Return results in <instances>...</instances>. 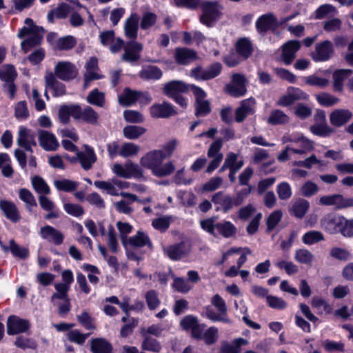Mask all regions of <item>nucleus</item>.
<instances>
[{
  "label": "nucleus",
  "instance_id": "obj_1",
  "mask_svg": "<svg viewBox=\"0 0 353 353\" xmlns=\"http://www.w3.org/2000/svg\"><path fill=\"white\" fill-rule=\"evenodd\" d=\"M59 119L61 123L67 124L72 117L76 120H81L84 123L97 125L99 120L98 113L90 106H85L82 109L79 104H63L58 111Z\"/></svg>",
  "mask_w": 353,
  "mask_h": 353
},
{
  "label": "nucleus",
  "instance_id": "obj_2",
  "mask_svg": "<svg viewBox=\"0 0 353 353\" xmlns=\"http://www.w3.org/2000/svg\"><path fill=\"white\" fill-rule=\"evenodd\" d=\"M200 226L203 230L214 237L230 239L234 236L237 232L236 227L231 221L223 220L215 223L214 217L201 220Z\"/></svg>",
  "mask_w": 353,
  "mask_h": 353
},
{
  "label": "nucleus",
  "instance_id": "obj_3",
  "mask_svg": "<svg viewBox=\"0 0 353 353\" xmlns=\"http://www.w3.org/2000/svg\"><path fill=\"white\" fill-rule=\"evenodd\" d=\"M201 8V14L199 17V21L208 28L213 27L222 16L219 1H203Z\"/></svg>",
  "mask_w": 353,
  "mask_h": 353
},
{
  "label": "nucleus",
  "instance_id": "obj_4",
  "mask_svg": "<svg viewBox=\"0 0 353 353\" xmlns=\"http://www.w3.org/2000/svg\"><path fill=\"white\" fill-rule=\"evenodd\" d=\"M344 216L334 212L327 213L321 219V228L330 234H341Z\"/></svg>",
  "mask_w": 353,
  "mask_h": 353
},
{
  "label": "nucleus",
  "instance_id": "obj_5",
  "mask_svg": "<svg viewBox=\"0 0 353 353\" xmlns=\"http://www.w3.org/2000/svg\"><path fill=\"white\" fill-rule=\"evenodd\" d=\"M222 70V65L219 62H214L206 69L201 66H196L191 70V75L196 80L207 81L218 77Z\"/></svg>",
  "mask_w": 353,
  "mask_h": 353
},
{
  "label": "nucleus",
  "instance_id": "obj_6",
  "mask_svg": "<svg viewBox=\"0 0 353 353\" xmlns=\"http://www.w3.org/2000/svg\"><path fill=\"white\" fill-rule=\"evenodd\" d=\"M246 79L243 74L236 73L232 77L231 83L225 87L226 92L231 97L239 98L245 94Z\"/></svg>",
  "mask_w": 353,
  "mask_h": 353
},
{
  "label": "nucleus",
  "instance_id": "obj_7",
  "mask_svg": "<svg viewBox=\"0 0 353 353\" xmlns=\"http://www.w3.org/2000/svg\"><path fill=\"white\" fill-rule=\"evenodd\" d=\"M7 334L14 336L25 333L30 328V321L27 319H21L17 315H10L7 319Z\"/></svg>",
  "mask_w": 353,
  "mask_h": 353
},
{
  "label": "nucleus",
  "instance_id": "obj_8",
  "mask_svg": "<svg viewBox=\"0 0 353 353\" xmlns=\"http://www.w3.org/2000/svg\"><path fill=\"white\" fill-rule=\"evenodd\" d=\"M166 158L165 153L162 150H154L147 152L141 157L140 163L145 168L153 170Z\"/></svg>",
  "mask_w": 353,
  "mask_h": 353
},
{
  "label": "nucleus",
  "instance_id": "obj_9",
  "mask_svg": "<svg viewBox=\"0 0 353 353\" xmlns=\"http://www.w3.org/2000/svg\"><path fill=\"white\" fill-rule=\"evenodd\" d=\"M334 47L332 42L325 40L315 46V52L312 53V58L315 62L328 61L334 53Z\"/></svg>",
  "mask_w": 353,
  "mask_h": 353
},
{
  "label": "nucleus",
  "instance_id": "obj_10",
  "mask_svg": "<svg viewBox=\"0 0 353 353\" xmlns=\"http://www.w3.org/2000/svg\"><path fill=\"white\" fill-rule=\"evenodd\" d=\"M301 43L298 40H290L281 46L280 61L286 65H290L296 57V53L300 50Z\"/></svg>",
  "mask_w": 353,
  "mask_h": 353
},
{
  "label": "nucleus",
  "instance_id": "obj_11",
  "mask_svg": "<svg viewBox=\"0 0 353 353\" xmlns=\"http://www.w3.org/2000/svg\"><path fill=\"white\" fill-rule=\"evenodd\" d=\"M55 77L63 81L74 79L77 74L75 65L68 61H59L54 68Z\"/></svg>",
  "mask_w": 353,
  "mask_h": 353
},
{
  "label": "nucleus",
  "instance_id": "obj_12",
  "mask_svg": "<svg viewBox=\"0 0 353 353\" xmlns=\"http://www.w3.org/2000/svg\"><path fill=\"white\" fill-rule=\"evenodd\" d=\"M151 117L154 119L169 118L177 114L172 104L163 101L162 103H154L150 108Z\"/></svg>",
  "mask_w": 353,
  "mask_h": 353
},
{
  "label": "nucleus",
  "instance_id": "obj_13",
  "mask_svg": "<svg viewBox=\"0 0 353 353\" xmlns=\"http://www.w3.org/2000/svg\"><path fill=\"white\" fill-rule=\"evenodd\" d=\"M114 172L119 176L124 179H130L132 176L140 177L142 176V171L137 165L132 163H126L125 167L122 165L116 163L113 168Z\"/></svg>",
  "mask_w": 353,
  "mask_h": 353
},
{
  "label": "nucleus",
  "instance_id": "obj_14",
  "mask_svg": "<svg viewBox=\"0 0 353 353\" xmlns=\"http://www.w3.org/2000/svg\"><path fill=\"white\" fill-rule=\"evenodd\" d=\"M45 82L46 89L52 90L53 97H62L66 94L65 84L57 81L52 72H49L45 76Z\"/></svg>",
  "mask_w": 353,
  "mask_h": 353
},
{
  "label": "nucleus",
  "instance_id": "obj_15",
  "mask_svg": "<svg viewBox=\"0 0 353 353\" xmlns=\"http://www.w3.org/2000/svg\"><path fill=\"white\" fill-rule=\"evenodd\" d=\"M188 92V85L183 81L172 80L166 83L163 88V93L169 98Z\"/></svg>",
  "mask_w": 353,
  "mask_h": 353
},
{
  "label": "nucleus",
  "instance_id": "obj_16",
  "mask_svg": "<svg viewBox=\"0 0 353 353\" xmlns=\"http://www.w3.org/2000/svg\"><path fill=\"white\" fill-rule=\"evenodd\" d=\"M143 50V46L140 43L132 41L126 43L124 47L123 59L126 62H135L140 59V52Z\"/></svg>",
  "mask_w": 353,
  "mask_h": 353
},
{
  "label": "nucleus",
  "instance_id": "obj_17",
  "mask_svg": "<svg viewBox=\"0 0 353 353\" xmlns=\"http://www.w3.org/2000/svg\"><path fill=\"white\" fill-rule=\"evenodd\" d=\"M40 234L43 239L56 245L62 244L64 240V235L61 232L48 225L41 228Z\"/></svg>",
  "mask_w": 353,
  "mask_h": 353
},
{
  "label": "nucleus",
  "instance_id": "obj_18",
  "mask_svg": "<svg viewBox=\"0 0 353 353\" xmlns=\"http://www.w3.org/2000/svg\"><path fill=\"white\" fill-rule=\"evenodd\" d=\"M0 210L3 212L4 216L12 223H17L21 219L19 211L15 205L11 201L1 199Z\"/></svg>",
  "mask_w": 353,
  "mask_h": 353
},
{
  "label": "nucleus",
  "instance_id": "obj_19",
  "mask_svg": "<svg viewBox=\"0 0 353 353\" xmlns=\"http://www.w3.org/2000/svg\"><path fill=\"white\" fill-rule=\"evenodd\" d=\"M39 141L40 145L46 151H54L59 145L54 134L46 130L39 131Z\"/></svg>",
  "mask_w": 353,
  "mask_h": 353
},
{
  "label": "nucleus",
  "instance_id": "obj_20",
  "mask_svg": "<svg viewBox=\"0 0 353 353\" xmlns=\"http://www.w3.org/2000/svg\"><path fill=\"white\" fill-rule=\"evenodd\" d=\"M197 58V53L193 49L176 48L174 53L175 61L179 65H188Z\"/></svg>",
  "mask_w": 353,
  "mask_h": 353
},
{
  "label": "nucleus",
  "instance_id": "obj_21",
  "mask_svg": "<svg viewBox=\"0 0 353 353\" xmlns=\"http://www.w3.org/2000/svg\"><path fill=\"white\" fill-rule=\"evenodd\" d=\"M352 117L349 110L336 109L330 114V123L335 127H341L347 123Z\"/></svg>",
  "mask_w": 353,
  "mask_h": 353
},
{
  "label": "nucleus",
  "instance_id": "obj_22",
  "mask_svg": "<svg viewBox=\"0 0 353 353\" xmlns=\"http://www.w3.org/2000/svg\"><path fill=\"white\" fill-rule=\"evenodd\" d=\"M235 50L239 57L248 59L253 52V45L248 38H240L235 43Z\"/></svg>",
  "mask_w": 353,
  "mask_h": 353
},
{
  "label": "nucleus",
  "instance_id": "obj_23",
  "mask_svg": "<svg viewBox=\"0 0 353 353\" xmlns=\"http://www.w3.org/2000/svg\"><path fill=\"white\" fill-rule=\"evenodd\" d=\"M141 91L134 90L127 87L124 88L123 94L119 97V101L123 106H131L141 98Z\"/></svg>",
  "mask_w": 353,
  "mask_h": 353
},
{
  "label": "nucleus",
  "instance_id": "obj_24",
  "mask_svg": "<svg viewBox=\"0 0 353 353\" xmlns=\"http://www.w3.org/2000/svg\"><path fill=\"white\" fill-rule=\"evenodd\" d=\"M212 201L215 204L221 205L223 212L227 213L233 206H235V198L230 195L223 196L222 192L215 193L212 197Z\"/></svg>",
  "mask_w": 353,
  "mask_h": 353
},
{
  "label": "nucleus",
  "instance_id": "obj_25",
  "mask_svg": "<svg viewBox=\"0 0 353 353\" xmlns=\"http://www.w3.org/2000/svg\"><path fill=\"white\" fill-rule=\"evenodd\" d=\"M90 350L92 353H112L113 347L104 338H94L91 341Z\"/></svg>",
  "mask_w": 353,
  "mask_h": 353
},
{
  "label": "nucleus",
  "instance_id": "obj_26",
  "mask_svg": "<svg viewBox=\"0 0 353 353\" xmlns=\"http://www.w3.org/2000/svg\"><path fill=\"white\" fill-rule=\"evenodd\" d=\"M185 243L181 241L179 243L170 245L164 249V252L168 257L174 261H179L182 256L185 254Z\"/></svg>",
  "mask_w": 353,
  "mask_h": 353
},
{
  "label": "nucleus",
  "instance_id": "obj_27",
  "mask_svg": "<svg viewBox=\"0 0 353 353\" xmlns=\"http://www.w3.org/2000/svg\"><path fill=\"white\" fill-rule=\"evenodd\" d=\"M77 155H78L79 158L78 161H79L81 167L85 170H89L91 169L92 165L97 161L96 154L92 148L87 150L86 152L78 151L77 152Z\"/></svg>",
  "mask_w": 353,
  "mask_h": 353
},
{
  "label": "nucleus",
  "instance_id": "obj_28",
  "mask_svg": "<svg viewBox=\"0 0 353 353\" xmlns=\"http://www.w3.org/2000/svg\"><path fill=\"white\" fill-rule=\"evenodd\" d=\"M352 73L350 69H338L333 74V88L336 92H341L343 90V81Z\"/></svg>",
  "mask_w": 353,
  "mask_h": 353
},
{
  "label": "nucleus",
  "instance_id": "obj_29",
  "mask_svg": "<svg viewBox=\"0 0 353 353\" xmlns=\"http://www.w3.org/2000/svg\"><path fill=\"white\" fill-rule=\"evenodd\" d=\"M251 99L254 101L252 98L243 100L241 102L240 106L235 110L234 119L236 122L241 123L246 119L248 115L253 114L254 113V110L250 107L248 103V101Z\"/></svg>",
  "mask_w": 353,
  "mask_h": 353
},
{
  "label": "nucleus",
  "instance_id": "obj_30",
  "mask_svg": "<svg viewBox=\"0 0 353 353\" xmlns=\"http://www.w3.org/2000/svg\"><path fill=\"white\" fill-rule=\"evenodd\" d=\"M276 17L271 13L263 14L256 21V28L260 33L266 32L276 23Z\"/></svg>",
  "mask_w": 353,
  "mask_h": 353
},
{
  "label": "nucleus",
  "instance_id": "obj_31",
  "mask_svg": "<svg viewBox=\"0 0 353 353\" xmlns=\"http://www.w3.org/2000/svg\"><path fill=\"white\" fill-rule=\"evenodd\" d=\"M162 76V70L156 65H148L139 72V77L145 81L159 80Z\"/></svg>",
  "mask_w": 353,
  "mask_h": 353
},
{
  "label": "nucleus",
  "instance_id": "obj_32",
  "mask_svg": "<svg viewBox=\"0 0 353 353\" xmlns=\"http://www.w3.org/2000/svg\"><path fill=\"white\" fill-rule=\"evenodd\" d=\"M128 243L135 248H143L145 245L148 248L152 247L149 236L142 231H138L136 235L130 237Z\"/></svg>",
  "mask_w": 353,
  "mask_h": 353
},
{
  "label": "nucleus",
  "instance_id": "obj_33",
  "mask_svg": "<svg viewBox=\"0 0 353 353\" xmlns=\"http://www.w3.org/2000/svg\"><path fill=\"white\" fill-rule=\"evenodd\" d=\"M143 340L141 343V349L143 351H149L158 353L162 347L159 341L147 334H142Z\"/></svg>",
  "mask_w": 353,
  "mask_h": 353
},
{
  "label": "nucleus",
  "instance_id": "obj_34",
  "mask_svg": "<svg viewBox=\"0 0 353 353\" xmlns=\"http://www.w3.org/2000/svg\"><path fill=\"white\" fill-rule=\"evenodd\" d=\"M290 122V117L281 110H274L270 112L268 123L272 125H285Z\"/></svg>",
  "mask_w": 353,
  "mask_h": 353
},
{
  "label": "nucleus",
  "instance_id": "obj_35",
  "mask_svg": "<svg viewBox=\"0 0 353 353\" xmlns=\"http://www.w3.org/2000/svg\"><path fill=\"white\" fill-rule=\"evenodd\" d=\"M138 21V18L136 14L131 15V17L126 20L125 23V34L128 38L135 39L137 37L139 28Z\"/></svg>",
  "mask_w": 353,
  "mask_h": 353
},
{
  "label": "nucleus",
  "instance_id": "obj_36",
  "mask_svg": "<svg viewBox=\"0 0 353 353\" xmlns=\"http://www.w3.org/2000/svg\"><path fill=\"white\" fill-rule=\"evenodd\" d=\"M310 130L313 134L320 137H328L335 132L326 122L315 123L310 126Z\"/></svg>",
  "mask_w": 353,
  "mask_h": 353
},
{
  "label": "nucleus",
  "instance_id": "obj_37",
  "mask_svg": "<svg viewBox=\"0 0 353 353\" xmlns=\"http://www.w3.org/2000/svg\"><path fill=\"white\" fill-rule=\"evenodd\" d=\"M77 45L74 37L68 35L58 39L55 43L56 49L59 50H70Z\"/></svg>",
  "mask_w": 353,
  "mask_h": 353
},
{
  "label": "nucleus",
  "instance_id": "obj_38",
  "mask_svg": "<svg viewBox=\"0 0 353 353\" xmlns=\"http://www.w3.org/2000/svg\"><path fill=\"white\" fill-rule=\"evenodd\" d=\"M41 40L42 37L37 32H34L33 35L28 37L21 42V48L25 53H27L32 48L39 46L41 43Z\"/></svg>",
  "mask_w": 353,
  "mask_h": 353
},
{
  "label": "nucleus",
  "instance_id": "obj_39",
  "mask_svg": "<svg viewBox=\"0 0 353 353\" xmlns=\"http://www.w3.org/2000/svg\"><path fill=\"white\" fill-rule=\"evenodd\" d=\"M9 251L11 252L14 256L21 259H26L29 256V250L27 248L19 245L14 239H11L9 241Z\"/></svg>",
  "mask_w": 353,
  "mask_h": 353
},
{
  "label": "nucleus",
  "instance_id": "obj_40",
  "mask_svg": "<svg viewBox=\"0 0 353 353\" xmlns=\"http://www.w3.org/2000/svg\"><path fill=\"white\" fill-rule=\"evenodd\" d=\"M86 100L90 104L103 107L105 103V95L103 92L95 88L90 92L87 96Z\"/></svg>",
  "mask_w": 353,
  "mask_h": 353
},
{
  "label": "nucleus",
  "instance_id": "obj_41",
  "mask_svg": "<svg viewBox=\"0 0 353 353\" xmlns=\"http://www.w3.org/2000/svg\"><path fill=\"white\" fill-rule=\"evenodd\" d=\"M146 130L141 126L127 125L123 128V135L128 139H136L145 132Z\"/></svg>",
  "mask_w": 353,
  "mask_h": 353
},
{
  "label": "nucleus",
  "instance_id": "obj_42",
  "mask_svg": "<svg viewBox=\"0 0 353 353\" xmlns=\"http://www.w3.org/2000/svg\"><path fill=\"white\" fill-rule=\"evenodd\" d=\"M32 185L34 190L38 193L48 194L50 189L45 180L40 176H34L32 178Z\"/></svg>",
  "mask_w": 353,
  "mask_h": 353
},
{
  "label": "nucleus",
  "instance_id": "obj_43",
  "mask_svg": "<svg viewBox=\"0 0 353 353\" xmlns=\"http://www.w3.org/2000/svg\"><path fill=\"white\" fill-rule=\"evenodd\" d=\"M310 208V203L307 200L301 199L292 205L293 214L299 219L304 217Z\"/></svg>",
  "mask_w": 353,
  "mask_h": 353
},
{
  "label": "nucleus",
  "instance_id": "obj_44",
  "mask_svg": "<svg viewBox=\"0 0 353 353\" xmlns=\"http://www.w3.org/2000/svg\"><path fill=\"white\" fill-rule=\"evenodd\" d=\"M54 186L59 191L71 192L77 188L78 183L70 179L57 180L54 181Z\"/></svg>",
  "mask_w": 353,
  "mask_h": 353
},
{
  "label": "nucleus",
  "instance_id": "obj_45",
  "mask_svg": "<svg viewBox=\"0 0 353 353\" xmlns=\"http://www.w3.org/2000/svg\"><path fill=\"white\" fill-rule=\"evenodd\" d=\"M194 106H195L194 114L197 117H206L212 111L210 103L208 100L195 102Z\"/></svg>",
  "mask_w": 353,
  "mask_h": 353
},
{
  "label": "nucleus",
  "instance_id": "obj_46",
  "mask_svg": "<svg viewBox=\"0 0 353 353\" xmlns=\"http://www.w3.org/2000/svg\"><path fill=\"white\" fill-rule=\"evenodd\" d=\"M175 170L172 162L169 161L158 165L152 172V174L157 177H163L171 174Z\"/></svg>",
  "mask_w": 353,
  "mask_h": 353
},
{
  "label": "nucleus",
  "instance_id": "obj_47",
  "mask_svg": "<svg viewBox=\"0 0 353 353\" xmlns=\"http://www.w3.org/2000/svg\"><path fill=\"white\" fill-rule=\"evenodd\" d=\"M282 212L281 210H275L272 212L266 220V232H271L281 221L282 218Z\"/></svg>",
  "mask_w": 353,
  "mask_h": 353
},
{
  "label": "nucleus",
  "instance_id": "obj_48",
  "mask_svg": "<svg viewBox=\"0 0 353 353\" xmlns=\"http://www.w3.org/2000/svg\"><path fill=\"white\" fill-rule=\"evenodd\" d=\"M19 196L22 201L26 203L29 210H31L32 207L37 206L35 198L29 190L26 188L21 189L19 190Z\"/></svg>",
  "mask_w": 353,
  "mask_h": 353
},
{
  "label": "nucleus",
  "instance_id": "obj_49",
  "mask_svg": "<svg viewBox=\"0 0 353 353\" xmlns=\"http://www.w3.org/2000/svg\"><path fill=\"white\" fill-rule=\"evenodd\" d=\"M6 70H0V80L7 83L14 81L17 78V73L14 65L8 64L6 65Z\"/></svg>",
  "mask_w": 353,
  "mask_h": 353
},
{
  "label": "nucleus",
  "instance_id": "obj_50",
  "mask_svg": "<svg viewBox=\"0 0 353 353\" xmlns=\"http://www.w3.org/2000/svg\"><path fill=\"white\" fill-rule=\"evenodd\" d=\"M304 82L307 85L319 87L320 88H325L329 84L327 79L319 77L314 74L304 77Z\"/></svg>",
  "mask_w": 353,
  "mask_h": 353
},
{
  "label": "nucleus",
  "instance_id": "obj_51",
  "mask_svg": "<svg viewBox=\"0 0 353 353\" xmlns=\"http://www.w3.org/2000/svg\"><path fill=\"white\" fill-rule=\"evenodd\" d=\"M323 240H324L323 234L315 230L305 233L302 237L303 242L306 245H313Z\"/></svg>",
  "mask_w": 353,
  "mask_h": 353
},
{
  "label": "nucleus",
  "instance_id": "obj_52",
  "mask_svg": "<svg viewBox=\"0 0 353 353\" xmlns=\"http://www.w3.org/2000/svg\"><path fill=\"white\" fill-rule=\"evenodd\" d=\"M318 103L325 107H330L339 101V99L327 92H323L316 95Z\"/></svg>",
  "mask_w": 353,
  "mask_h": 353
},
{
  "label": "nucleus",
  "instance_id": "obj_53",
  "mask_svg": "<svg viewBox=\"0 0 353 353\" xmlns=\"http://www.w3.org/2000/svg\"><path fill=\"white\" fill-rule=\"evenodd\" d=\"M235 345L228 343L223 344L221 347L219 353H240V346L245 343V340L239 338L234 341Z\"/></svg>",
  "mask_w": 353,
  "mask_h": 353
},
{
  "label": "nucleus",
  "instance_id": "obj_54",
  "mask_svg": "<svg viewBox=\"0 0 353 353\" xmlns=\"http://www.w3.org/2000/svg\"><path fill=\"white\" fill-rule=\"evenodd\" d=\"M313 254L306 249H299L296 251L295 260L303 264H310L313 261Z\"/></svg>",
  "mask_w": 353,
  "mask_h": 353
},
{
  "label": "nucleus",
  "instance_id": "obj_55",
  "mask_svg": "<svg viewBox=\"0 0 353 353\" xmlns=\"http://www.w3.org/2000/svg\"><path fill=\"white\" fill-rule=\"evenodd\" d=\"M145 298L148 307L150 310L157 309L160 305V300L158 298L157 292L154 290L148 291Z\"/></svg>",
  "mask_w": 353,
  "mask_h": 353
},
{
  "label": "nucleus",
  "instance_id": "obj_56",
  "mask_svg": "<svg viewBox=\"0 0 353 353\" xmlns=\"http://www.w3.org/2000/svg\"><path fill=\"white\" fill-rule=\"evenodd\" d=\"M70 286L62 283H57L54 284V288L57 292L54 293L52 296V299H66L68 297V292L70 290Z\"/></svg>",
  "mask_w": 353,
  "mask_h": 353
},
{
  "label": "nucleus",
  "instance_id": "obj_57",
  "mask_svg": "<svg viewBox=\"0 0 353 353\" xmlns=\"http://www.w3.org/2000/svg\"><path fill=\"white\" fill-rule=\"evenodd\" d=\"M279 198L281 200H287L292 196V189L288 182H281L276 187Z\"/></svg>",
  "mask_w": 353,
  "mask_h": 353
},
{
  "label": "nucleus",
  "instance_id": "obj_58",
  "mask_svg": "<svg viewBox=\"0 0 353 353\" xmlns=\"http://www.w3.org/2000/svg\"><path fill=\"white\" fill-rule=\"evenodd\" d=\"M14 116L18 119H26L29 117V111L26 101H19L16 104Z\"/></svg>",
  "mask_w": 353,
  "mask_h": 353
},
{
  "label": "nucleus",
  "instance_id": "obj_59",
  "mask_svg": "<svg viewBox=\"0 0 353 353\" xmlns=\"http://www.w3.org/2000/svg\"><path fill=\"white\" fill-rule=\"evenodd\" d=\"M318 190V185L311 181H306L301 188V195L305 197H310L314 195Z\"/></svg>",
  "mask_w": 353,
  "mask_h": 353
},
{
  "label": "nucleus",
  "instance_id": "obj_60",
  "mask_svg": "<svg viewBox=\"0 0 353 353\" xmlns=\"http://www.w3.org/2000/svg\"><path fill=\"white\" fill-rule=\"evenodd\" d=\"M139 150V147L133 143H125L121 148L119 155L123 157H129L136 154Z\"/></svg>",
  "mask_w": 353,
  "mask_h": 353
},
{
  "label": "nucleus",
  "instance_id": "obj_61",
  "mask_svg": "<svg viewBox=\"0 0 353 353\" xmlns=\"http://www.w3.org/2000/svg\"><path fill=\"white\" fill-rule=\"evenodd\" d=\"M353 208V197H345L341 194H337L336 210H341Z\"/></svg>",
  "mask_w": 353,
  "mask_h": 353
},
{
  "label": "nucleus",
  "instance_id": "obj_62",
  "mask_svg": "<svg viewBox=\"0 0 353 353\" xmlns=\"http://www.w3.org/2000/svg\"><path fill=\"white\" fill-rule=\"evenodd\" d=\"M266 301L268 306L273 309L283 310L287 306L286 302L283 299L276 296H267Z\"/></svg>",
  "mask_w": 353,
  "mask_h": 353
},
{
  "label": "nucleus",
  "instance_id": "obj_63",
  "mask_svg": "<svg viewBox=\"0 0 353 353\" xmlns=\"http://www.w3.org/2000/svg\"><path fill=\"white\" fill-rule=\"evenodd\" d=\"M123 117L125 120L129 123H139L143 122L144 120L142 114L136 110H125Z\"/></svg>",
  "mask_w": 353,
  "mask_h": 353
},
{
  "label": "nucleus",
  "instance_id": "obj_64",
  "mask_svg": "<svg viewBox=\"0 0 353 353\" xmlns=\"http://www.w3.org/2000/svg\"><path fill=\"white\" fill-rule=\"evenodd\" d=\"M294 114L300 119H305L311 116L312 109L303 103H297L294 108Z\"/></svg>",
  "mask_w": 353,
  "mask_h": 353
}]
</instances>
